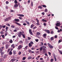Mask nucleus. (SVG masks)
Wrapping results in <instances>:
<instances>
[{
  "mask_svg": "<svg viewBox=\"0 0 62 62\" xmlns=\"http://www.w3.org/2000/svg\"><path fill=\"white\" fill-rule=\"evenodd\" d=\"M18 16H20V17H23L24 15L22 14H18Z\"/></svg>",
  "mask_w": 62,
  "mask_h": 62,
  "instance_id": "12",
  "label": "nucleus"
},
{
  "mask_svg": "<svg viewBox=\"0 0 62 62\" xmlns=\"http://www.w3.org/2000/svg\"><path fill=\"white\" fill-rule=\"evenodd\" d=\"M48 53L49 55L50 56H51V53H50V52H48Z\"/></svg>",
  "mask_w": 62,
  "mask_h": 62,
  "instance_id": "39",
  "label": "nucleus"
},
{
  "mask_svg": "<svg viewBox=\"0 0 62 62\" xmlns=\"http://www.w3.org/2000/svg\"><path fill=\"white\" fill-rule=\"evenodd\" d=\"M15 23H16V24H17L18 25H19V26H21V24H20L19 23L17 22H15Z\"/></svg>",
  "mask_w": 62,
  "mask_h": 62,
  "instance_id": "15",
  "label": "nucleus"
},
{
  "mask_svg": "<svg viewBox=\"0 0 62 62\" xmlns=\"http://www.w3.org/2000/svg\"><path fill=\"white\" fill-rule=\"evenodd\" d=\"M26 59V57H24L23 58V60H24Z\"/></svg>",
  "mask_w": 62,
  "mask_h": 62,
  "instance_id": "34",
  "label": "nucleus"
},
{
  "mask_svg": "<svg viewBox=\"0 0 62 62\" xmlns=\"http://www.w3.org/2000/svg\"><path fill=\"white\" fill-rule=\"evenodd\" d=\"M54 38L55 39H56V38H57V35H55L54 36Z\"/></svg>",
  "mask_w": 62,
  "mask_h": 62,
  "instance_id": "49",
  "label": "nucleus"
},
{
  "mask_svg": "<svg viewBox=\"0 0 62 62\" xmlns=\"http://www.w3.org/2000/svg\"><path fill=\"white\" fill-rule=\"evenodd\" d=\"M29 47H31L32 46V45L30 43L29 44Z\"/></svg>",
  "mask_w": 62,
  "mask_h": 62,
  "instance_id": "16",
  "label": "nucleus"
},
{
  "mask_svg": "<svg viewBox=\"0 0 62 62\" xmlns=\"http://www.w3.org/2000/svg\"><path fill=\"white\" fill-rule=\"evenodd\" d=\"M35 41L36 42H38L39 41V39H35Z\"/></svg>",
  "mask_w": 62,
  "mask_h": 62,
  "instance_id": "53",
  "label": "nucleus"
},
{
  "mask_svg": "<svg viewBox=\"0 0 62 62\" xmlns=\"http://www.w3.org/2000/svg\"><path fill=\"white\" fill-rule=\"evenodd\" d=\"M36 20L37 21V23H36V24H37L38 25H40L39 24V21L38 20L37 18L36 19Z\"/></svg>",
  "mask_w": 62,
  "mask_h": 62,
  "instance_id": "8",
  "label": "nucleus"
},
{
  "mask_svg": "<svg viewBox=\"0 0 62 62\" xmlns=\"http://www.w3.org/2000/svg\"><path fill=\"white\" fill-rule=\"evenodd\" d=\"M44 61H41L40 62H44Z\"/></svg>",
  "mask_w": 62,
  "mask_h": 62,
  "instance_id": "64",
  "label": "nucleus"
},
{
  "mask_svg": "<svg viewBox=\"0 0 62 62\" xmlns=\"http://www.w3.org/2000/svg\"><path fill=\"white\" fill-rule=\"evenodd\" d=\"M29 32L30 34V35H33V32H32V31H31V30L30 29L29 30Z\"/></svg>",
  "mask_w": 62,
  "mask_h": 62,
  "instance_id": "5",
  "label": "nucleus"
},
{
  "mask_svg": "<svg viewBox=\"0 0 62 62\" xmlns=\"http://www.w3.org/2000/svg\"><path fill=\"white\" fill-rule=\"evenodd\" d=\"M61 42H62L60 40H59L58 41V43H60Z\"/></svg>",
  "mask_w": 62,
  "mask_h": 62,
  "instance_id": "56",
  "label": "nucleus"
},
{
  "mask_svg": "<svg viewBox=\"0 0 62 62\" xmlns=\"http://www.w3.org/2000/svg\"><path fill=\"white\" fill-rule=\"evenodd\" d=\"M11 27H12V28H14V27H14L13 25H11Z\"/></svg>",
  "mask_w": 62,
  "mask_h": 62,
  "instance_id": "57",
  "label": "nucleus"
},
{
  "mask_svg": "<svg viewBox=\"0 0 62 62\" xmlns=\"http://www.w3.org/2000/svg\"><path fill=\"white\" fill-rule=\"evenodd\" d=\"M42 47H41L40 49V52L41 51H42Z\"/></svg>",
  "mask_w": 62,
  "mask_h": 62,
  "instance_id": "38",
  "label": "nucleus"
},
{
  "mask_svg": "<svg viewBox=\"0 0 62 62\" xmlns=\"http://www.w3.org/2000/svg\"><path fill=\"white\" fill-rule=\"evenodd\" d=\"M31 50H35V48L34 47H32L31 48Z\"/></svg>",
  "mask_w": 62,
  "mask_h": 62,
  "instance_id": "46",
  "label": "nucleus"
},
{
  "mask_svg": "<svg viewBox=\"0 0 62 62\" xmlns=\"http://www.w3.org/2000/svg\"><path fill=\"white\" fill-rule=\"evenodd\" d=\"M37 28V27L35 26L33 28V29H36V28Z\"/></svg>",
  "mask_w": 62,
  "mask_h": 62,
  "instance_id": "61",
  "label": "nucleus"
},
{
  "mask_svg": "<svg viewBox=\"0 0 62 62\" xmlns=\"http://www.w3.org/2000/svg\"><path fill=\"white\" fill-rule=\"evenodd\" d=\"M28 46H27L26 47H25V48H23V49L25 50V49L26 50L27 49V48H28Z\"/></svg>",
  "mask_w": 62,
  "mask_h": 62,
  "instance_id": "19",
  "label": "nucleus"
},
{
  "mask_svg": "<svg viewBox=\"0 0 62 62\" xmlns=\"http://www.w3.org/2000/svg\"><path fill=\"white\" fill-rule=\"evenodd\" d=\"M36 34L37 36H39V35H40V33L39 32H37L36 33Z\"/></svg>",
  "mask_w": 62,
  "mask_h": 62,
  "instance_id": "20",
  "label": "nucleus"
},
{
  "mask_svg": "<svg viewBox=\"0 0 62 62\" xmlns=\"http://www.w3.org/2000/svg\"><path fill=\"white\" fill-rule=\"evenodd\" d=\"M3 15H6V13L5 12H4L3 13Z\"/></svg>",
  "mask_w": 62,
  "mask_h": 62,
  "instance_id": "37",
  "label": "nucleus"
},
{
  "mask_svg": "<svg viewBox=\"0 0 62 62\" xmlns=\"http://www.w3.org/2000/svg\"><path fill=\"white\" fill-rule=\"evenodd\" d=\"M58 50L59 51L60 54H62V51H61V50H59L58 49Z\"/></svg>",
  "mask_w": 62,
  "mask_h": 62,
  "instance_id": "18",
  "label": "nucleus"
},
{
  "mask_svg": "<svg viewBox=\"0 0 62 62\" xmlns=\"http://www.w3.org/2000/svg\"><path fill=\"white\" fill-rule=\"evenodd\" d=\"M15 60L14 59H12L11 60V62L12 61V62H14V61H15Z\"/></svg>",
  "mask_w": 62,
  "mask_h": 62,
  "instance_id": "24",
  "label": "nucleus"
},
{
  "mask_svg": "<svg viewBox=\"0 0 62 62\" xmlns=\"http://www.w3.org/2000/svg\"><path fill=\"white\" fill-rule=\"evenodd\" d=\"M14 21L15 22H18L20 21V20L18 19H14Z\"/></svg>",
  "mask_w": 62,
  "mask_h": 62,
  "instance_id": "11",
  "label": "nucleus"
},
{
  "mask_svg": "<svg viewBox=\"0 0 62 62\" xmlns=\"http://www.w3.org/2000/svg\"><path fill=\"white\" fill-rule=\"evenodd\" d=\"M22 32L21 31H20L19 33H18L17 35L19 37H20L21 36H23V38H25V34H23L24 33V32L23 31H22Z\"/></svg>",
  "mask_w": 62,
  "mask_h": 62,
  "instance_id": "1",
  "label": "nucleus"
},
{
  "mask_svg": "<svg viewBox=\"0 0 62 62\" xmlns=\"http://www.w3.org/2000/svg\"><path fill=\"white\" fill-rule=\"evenodd\" d=\"M28 40H30V39H31V38H30L29 37H28Z\"/></svg>",
  "mask_w": 62,
  "mask_h": 62,
  "instance_id": "63",
  "label": "nucleus"
},
{
  "mask_svg": "<svg viewBox=\"0 0 62 62\" xmlns=\"http://www.w3.org/2000/svg\"><path fill=\"white\" fill-rule=\"evenodd\" d=\"M38 8H40V9H41L42 8V7L41 6H39L38 7Z\"/></svg>",
  "mask_w": 62,
  "mask_h": 62,
  "instance_id": "33",
  "label": "nucleus"
},
{
  "mask_svg": "<svg viewBox=\"0 0 62 62\" xmlns=\"http://www.w3.org/2000/svg\"><path fill=\"white\" fill-rule=\"evenodd\" d=\"M25 22L27 23V24H28V25H30V23H29V22L26 21H25Z\"/></svg>",
  "mask_w": 62,
  "mask_h": 62,
  "instance_id": "22",
  "label": "nucleus"
},
{
  "mask_svg": "<svg viewBox=\"0 0 62 62\" xmlns=\"http://www.w3.org/2000/svg\"><path fill=\"white\" fill-rule=\"evenodd\" d=\"M7 56H8V55H7L5 54L3 56V58L4 59H6V58H7Z\"/></svg>",
  "mask_w": 62,
  "mask_h": 62,
  "instance_id": "10",
  "label": "nucleus"
},
{
  "mask_svg": "<svg viewBox=\"0 0 62 62\" xmlns=\"http://www.w3.org/2000/svg\"><path fill=\"white\" fill-rule=\"evenodd\" d=\"M6 25L7 26H10V25L8 23H7L6 24Z\"/></svg>",
  "mask_w": 62,
  "mask_h": 62,
  "instance_id": "32",
  "label": "nucleus"
},
{
  "mask_svg": "<svg viewBox=\"0 0 62 62\" xmlns=\"http://www.w3.org/2000/svg\"><path fill=\"white\" fill-rule=\"evenodd\" d=\"M18 47L17 48V49L18 51H19L20 49H21L23 47V46L22 45H20L18 46Z\"/></svg>",
  "mask_w": 62,
  "mask_h": 62,
  "instance_id": "2",
  "label": "nucleus"
},
{
  "mask_svg": "<svg viewBox=\"0 0 62 62\" xmlns=\"http://www.w3.org/2000/svg\"><path fill=\"white\" fill-rule=\"evenodd\" d=\"M55 28L56 29H57V30H58L59 29L58 28H57V27L56 26L55 27Z\"/></svg>",
  "mask_w": 62,
  "mask_h": 62,
  "instance_id": "48",
  "label": "nucleus"
},
{
  "mask_svg": "<svg viewBox=\"0 0 62 62\" xmlns=\"http://www.w3.org/2000/svg\"><path fill=\"white\" fill-rule=\"evenodd\" d=\"M44 31H46V33H48V34H50V31L49 30H44Z\"/></svg>",
  "mask_w": 62,
  "mask_h": 62,
  "instance_id": "6",
  "label": "nucleus"
},
{
  "mask_svg": "<svg viewBox=\"0 0 62 62\" xmlns=\"http://www.w3.org/2000/svg\"><path fill=\"white\" fill-rule=\"evenodd\" d=\"M9 3V2H8V1H7L6 2V4H7V5H8V4Z\"/></svg>",
  "mask_w": 62,
  "mask_h": 62,
  "instance_id": "43",
  "label": "nucleus"
},
{
  "mask_svg": "<svg viewBox=\"0 0 62 62\" xmlns=\"http://www.w3.org/2000/svg\"><path fill=\"white\" fill-rule=\"evenodd\" d=\"M30 43L31 44V45H33V44H34V43H33L32 41H31Z\"/></svg>",
  "mask_w": 62,
  "mask_h": 62,
  "instance_id": "36",
  "label": "nucleus"
},
{
  "mask_svg": "<svg viewBox=\"0 0 62 62\" xmlns=\"http://www.w3.org/2000/svg\"><path fill=\"white\" fill-rule=\"evenodd\" d=\"M19 18L20 20H22V19H23V18L21 17H19Z\"/></svg>",
  "mask_w": 62,
  "mask_h": 62,
  "instance_id": "42",
  "label": "nucleus"
},
{
  "mask_svg": "<svg viewBox=\"0 0 62 62\" xmlns=\"http://www.w3.org/2000/svg\"><path fill=\"white\" fill-rule=\"evenodd\" d=\"M53 55L54 57V59L55 61H57V59H56V56H55V55L54 54H53Z\"/></svg>",
  "mask_w": 62,
  "mask_h": 62,
  "instance_id": "4",
  "label": "nucleus"
},
{
  "mask_svg": "<svg viewBox=\"0 0 62 62\" xmlns=\"http://www.w3.org/2000/svg\"><path fill=\"white\" fill-rule=\"evenodd\" d=\"M29 51L30 53H31V52H32V51L30 49L29 50Z\"/></svg>",
  "mask_w": 62,
  "mask_h": 62,
  "instance_id": "45",
  "label": "nucleus"
},
{
  "mask_svg": "<svg viewBox=\"0 0 62 62\" xmlns=\"http://www.w3.org/2000/svg\"><path fill=\"white\" fill-rule=\"evenodd\" d=\"M49 47L50 48H51V49H52L54 48L53 46H52V45H50V46H49Z\"/></svg>",
  "mask_w": 62,
  "mask_h": 62,
  "instance_id": "17",
  "label": "nucleus"
},
{
  "mask_svg": "<svg viewBox=\"0 0 62 62\" xmlns=\"http://www.w3.org/2000/svg\"><path fill=\"white\" fill-rule=\"evenodd\" d=\"M21 52H20L18 53V54L19 55H20L21 54Z\"/></svg>",
  "mask_w": 62,
  "mask_h": 62,
  "instance_id": "60",
  "label": "nucleus"
},
{
  "mask_svg": "<svg viewBox=\"0 0 62 62\" xmlns=\"http://www.w3.org/2000/svg\"><path fill=\"white\" fill-rule=\"evenodd\" d=\"M54 38H53V37H51L50 39L51 40V41L54 40Z\"/></svg>",
  "mask_w": 62,
  "mask_h": 62,
  "instance_id": "21",
  "label": "nucleus"
},
{
  "mask_svg": "<svg viewBox=\"0 0 62 62\" xmlns=\"http://www.w3.org/2000/svg\"><path fill=\"white\" fill-rule=\"evenodd\" d=\"M18 6V4H16L14 6V8H17Z\"/></svg>",
  "mask_w": 62,
  "mask_h": 62,
  "instance_id": "14",
  "label": "nucleus"
},
{
  "mask_svg": "<svg viewBox=\"0 0 62 62\" xmlns=\"http://www.w3.org/2000/svg\"><path fill=\"white\" fill-rule=\"evenodd\" d=\"M8 26H6V31H8Z\"/></svg>",
  "mask_w": 62,
  "mask_h": 62,
  "instance_id": "51",
  "label": "nucleus"
},
{
  "mask_svg": "<svg viewBox=\"0 0 62 62\" xmlns=\"http://www.w3.org/2000/svg\"><path fill=\"white\" fill-rule=\"evenodd\" d=\"M61 24L60 23H57L55 24L56 26H60Z\"/></svg>",
  "mask_w": 62,
  "mask_h": 62,
  "instance_id": "7",
  "label": "nucleus"
},
{
  "mask_svg": "<svg viewBox=\"0 0 62 62\" xmlns=\"http://www.w3.org/2000/svg\"><path fill=\"white\" fill-rule=\"evenodd\" d=\"M14 32H17V30H15L14 31Z\"/></svg>",
  "mask_w": 62,
  "mask_h": 62,
  "instance_id": "62",
  "label": "nucleus"
},
{
  "mask_svg": "<svg viewBox=\"0 0 62 62\" xmlns=\"http://www.w3.org/2000/svg\"><path fill=\"white\" fill-rule=\"evenodd\" d=\"M0 34H4V32H3V31H1Z\"/></svg>",
  "mask_w": 62,
  "mask_h": 62,
  "instance_id": "54",
  "label": "nucleus"
},
{
  "mask_svg": "<svg viewBox=\"0 0 62 62\" xmlns=\"http://www.w3.org/2000/svg\"><path fill=\"white\" fill-rule=\"evenodd\" d=\"M34 26V25L32 24L31 26V28H32Z\"/></svg>",
  "mask_w": 62,
  "mask_h": 62,
  "instance_id": "23",
  "label": "nucleus"
},
{
  "mask_svg": "<svg viewBox=\"0 0 62 62\" xmlns=\"http://www.w3.org/2000/svg\"><path fill=\"white\" fill-rule=\"evenodd\" d=\"M14 3L15 4H17L18 3V2H17V0H15L14 1Z\"/></svg>",
  "mask_w": 62,
  "mask_h": 62,
  "instance_id": "25",
  "label": "nucleus"
},
{
  "mask_svg": "<svg viewBox=\"0 0 62 62\" xmlns=\"http://www.w3.org/2000/svg\"><path fill=\"white\" fill-rule=\"evenodd\" d=\"M23 25H24V26L26 25V24L25 23H23Z\"/></svg>",
  "mask_w": 62,
  "mask_h": 62,
  "instance_id": "55",
  "label": "nucleus"
},
{
  "mask_svg": "<svg viewBox=\"0 0 62 62\" xmlns=\"http://www.w3.org/2000/svg\"><path fill=\"white\" fill-rule=\"evenodd\" d=\"M45 11L46 12H47V8H46L45 9Z\"/></svg>",
  "mask_w": 62,
  "mask_h": 62,
  "instance_id": "41",
  "label": "nucleus"
},
{
  "mask_svg": "<svg viewBox=\"0 0 62 62\" xmlns=\"http://www.w3.org/2000/svg\"><path fill=\"white\" fill-rule=\"evenodd\" d=\"M9 42H10V43H12L13 42V41H12V40H11L9 41Z\"/></svg>",
  "mask_w": 62,
  "mask_h": 62,
  "instance_id": "27",
  "label": "nucleus"
},
{
  "mask_svg": "<svg viewBox=\"0 0 62 62\" xmlns=\"http://www.w3.org/2000/svg\"><path fill=\"white\" fill-rule=\"evenodd\" d=\"M54 59H50V62H53L54 61Z\"/></svg>",
  "mask_w": 62,
  "mask_h": 62,
  "instance_id": "26",
  "label": "nucleus"
},
{
  "mask_svg": "<svg viewBox=\"0 0 62 62\" xmlns=\"http://www.w3.org/2000/svg\"><path fill=\"white\" fill-rule=\"evenodd\" d=\"M43 24L44 26H46V23H44Z\"/></svg>",
  "mask_w": 62,
  "mask_h": 62,
  "instance_id": "52",
  "label": "nucleus"
},
{
  "mask_svg": "<svg viewBox=\"0 0 62 62\" xmlns=\"http://www.w3.org/2000/svg\"><path fill=\"white\" fill-rule=\"evenodd\" d=\"M8 45L7 44L6 45V49H8Z\"/></svg>",
  "mask_w": 62,
  "mask_h": 62,
  "instance_id": "13",
  "label": "nucleus"
},
{
  "mask_svg": "<svg viewBox=\"0 0 62 62\" xmlns=\"http://www.w3.org/2000/svg\"><path fill=\"white\" fill-rule=\"evenodd\" d=\"M32 57L31 56H30L29 57H28V59H31V58H32Z\"/></svg>",
  "mask_w": 62,
  "mask_h": 62,
  "instance_id": "28",
  "label": "nucleus"
},
{
  "mask_svg": "<svg viewBox=\"0 0 62 62\" xmlns=\"http://www.w3.org/2000/svg\"><path fill=\"white\" fill-rule=\"evenodd\" d=\"M62 48V47H61V46H59V49H61V48Z\"/></svg>",
  "mask_w": 62,
  "mask_h": 62,
  "instance_id": "58",
  "label": "nucleus"
},
{
  "mask_svg": "<svg viewBox=\"0 0 62 62\" xmlns=\"http://www.w3.org/2000/svg\"><path fill=\"white\" fill-rule=\"evenodd\" d=\"M13 53L14 54H16V51L15 50L13 51Z\"/></svg>",
  "mask_w": 62,
  "mask_h": 62,
  "instance_id": "29",
  "label": "nucleus"
},
{
  "mask_svg": "<svg viewBox=\"0 0 62 62\" xmlns=\"http://www.w3.org/2000/svg\"><path fill=\"white\" fill-rule=\"evenodd\" d=\"M42 6L44 8H46L47 7V6H46L45 5H43Z\"/></svg>",
  "mask_w": 62,
  "mask_h": 62,
  "instance_id": "31",
  "label": "nucleus"
},
{
  "mask_svg": "<svg viewBox=\"0 0 62 62\" xmlns=\"http://www.w3.org/2000/svg\"><path fill=\"white\" fill-rule=\"evenodd\" d=\"M31 6L32 7L33 6V2L32 1L31 2Z\"/></svg>",
  "mask_w": 62,
  "mask_h": 62,
  "instance_id": "30",
  "label": "nucleus"
},
{
  "mask_svg": "<svg viewBox=\"0 0 62 62\" xmlns=\"http://www.w3.org/2000/svg\"><path fill=\"white\" fill-rule=\"evenodd\" d=\"M42 47L44 48L45 49H46V47L45 46H43Z\"/></svg>",
  "mask_w": 62,
  "mask_h": 62,
  "instance_id": "50",
  "label": "nucleus"
},
{
  "mask_svg": "<svg viewBox=\"0 0 62 62\" xmlns=\"http://www.w3.org/2000/svg\"><path fill=\"white\" fill-rule=\"evenodd\" d=\"M10 10V12H14V11H14L13 10H12V9Z\"/></svg>",
  "mask_w": 62,
  "mask_h": 62,
  "instance_id": "44",
  "label": "nucleus"
},
{
  "mask_svg": "<svg viewBox=\"0 0 62 62\" xmlns=\"http://www.w3.org/2000/svg\"><path fill=\"white\" fill-rule=\"evenodd\" d=\"M2 37L3 38V39H4L5 38V35H2Z\"/></svg>",
  "mask_w": 62,
  "mask_h": 62,
  "instance_id": "35",
  "label": "nucleus"
},
{
  "mask_svg": "<svg viewBox=\"0 0 62 62\" xmlns=\"http://www.w3.org/2000/svg\"><path fill=\"white\" fill-rule=\"evenodd\" d=\"M9 54H11V55L12 54V52H11V51H10L9 52Z\"/></svg>",
  "mask_w": 62,
  "mask_h": 62,
  "instance_id": "40",
  "label": "nucleus"
},
{
  "mask_svg": "<svg viewBox=\"0 0 62 62\" xmlns=\"http://www.w3.org/2000/svg\"><path fill=\"white\" fill-rule=\"evenodd\" d=\"M4 52H1V55H3V54H4Z\"/></svg>",
  "mask_w": 62,
  "mask_h": 62,
  "instance_id": "47",
  "label": "nucleus"
},
{
  "mask_svg": "<svg viewBox=\"0 0 62 62\" xmlns=\"http://www.w3.org/2000/svg\"><path fill=\"white\" fill-rule=\"evenodd\" d=\"M47 37V34L46 33L44 34L43 35V37L44 39H46V37Z\"/></svg>",
  "mask_w": 62,
  "mask_h": 62,
  "instance_id": "9",
  "label": "nucleus"
},
{
  "mask_svg": "<svg viewBox=\"0 0 62 62\" xmlns=\"http://www.w3.org/2000/svg\"><path fill=\"white\" fill-rule=\"evenodd\" d=\"M6 26L5 25H4L2 27L3 28H5V27Z\"/></svg>",
  "mask_w": 62,
  "mask_h": 62,
  "instance_id": "59",
  "label": "nucleus"
},
{
  "mask_svg": "<svg viewBox=\"0 0 62 62\" xmlns=\"http://www.w3.org/2000/svg\"><path fill=\"white\" fill-rule=\"evenodd\" d=\"M10 19V17H9L5 19L4 22H8V20Z\"/></svg>",
  "mask_w": 62,
  "mask_h": 62,
  "instance_id": "3",
  "label": "nucleus"
}]
</instances>
